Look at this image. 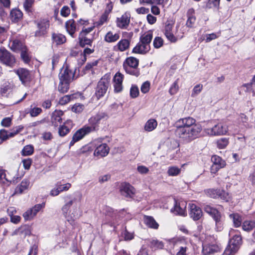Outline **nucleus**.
<instances>
[{"label":"nucleus","instance_id":"a18cd8bd","mask_svg":"<svg viewBox=\"0 0 255 255\" xmlns=\"http://www.w3.org/2000/svg\"><path fill=\"white\" fill-rule=\"evenodd\" d=\"M70 83L66 82L60 81L58 88V91L61 93H66L69 89Z\"/></svg>","mask_w":255,"mask_h":255},{"label":"nucleus","instance_id":"4468645a","mask_svg":"<svg viewBox=\"0 0 255 255\" xmlns=\"http://www.w3.org/2000/svg\"><path fill=\"white\" fill-rule=\"evenodd\" d=\"M189 216L194 221L199 220L203 216L201 209L195 204H189Z\"/></svg>","mask_w":255,"mask_h":255},{"label":"nucleus","instance_id":"052dcab7","mask_svg":"<svg viewBox=\"0 0 255 255\" xmlns=\"http://www.w3.org/2000/svg\"><path fill=\"white\" fill-rule=\"evenodd\" d=\"M45 203H42L41 204H37L32 207L31 208L33 211L34 216H36L37 214L42 209L45 207Z\"/></svg>","mask_w":255,"mask_h":255},{"label":"nucleus","instance_id":"0eeeda50","mask_svg":"<svg viewBox=\"0 0 255 255\" xmlns=\"http://www.w3.org/2000/svg\"><path fill=\"white\" fill-rule=\"evenodd\" d=\"M94 26L83 29L79 35V42L81 47H84L88 45L92 47L93 42L95 39L94 34L91 33Z\"/></svg>","mask_w":255,"mask_h":255},{"label":"nucleus","instance_id":"69168bd1","mask_svg":"<svg viewBox=\"0 0 255 255\" xmlns=\"http://www.w3.org/2000/svg\"><path fill=\"white\" fill-rule=\"evenodd\" d=\"M203 89V85L202 84H198L196 85L192 91L191 96L194 97L198 95L202 91Z\"/></svg>","mask_w":255,"mask_h":255},{"label":"nucleus","instance_id":"49530a36","mask_svg":"<svg viewBox=\"0 0 255 255\" xmlns=\"http://www.w3.org/2000/svg\"><path fill=\"white\" fill-rule=\"evenodd\" d=\"M22 216L25 221H31L35 217L31 208L28 209L22 214Z\"/></svg>","mask_w":255,"mask_h":255},{"label":"nucleus","instance_id":"c9c22d12","mask_svg":"<svg viewBox=\"0 0 255 255\" xmlns=\"http://www.w3.org/2000/svg\"><path fill=\"white\" fill-rule=\"evenodd\" d=\"M157 126V122L155 119H151L148 120L144 125V129L146 131L153 130Z\"/></svg>","mask_w":255,"mask_h":255},{"label":"nucleus","instance_id":"a211bd4d","mask_svg":"<svg viewBox=\"0 0 255 255\" xmlns=\"http://www.w3.org/2000/svg\"><path fill=\"white\" fill-rule=\"evenodd\" d=\"M174 202V207L171 209V212L176 215L185 216L186 215V203L184 202H177L175 200Z\"/></svg>","mask_w":255,"mask_h":255},{"label":"nucleus","instance_id":"e433bc0d","mask_svg":"<svg viewBox=\"0 0 255 255\" xmlns=\"http://www.w3.org/2000/svg\"><path fill=\"white\" fill-rule=\"evenodd\" d=\"M10 48L14 51H17L19 50L22 51L25 48L20 41L15 39L11 42Z\"/></svg>","mask_w":255,"mask_h":255},{"label":"nucleus","instance_id":"c03bdc74","mask_svg":"<svg viewBox=\"0 0 255 255\" xmlns=\"http://www.w3.org/2000/svg\"><path fill=\"white\" fill-rule=\"evenodd\" d=\"M20 177L18 176L17 173L14 171V174L13 176L10 177H5V175H4V180L5 181L8 183V185L10 184H16L19 180Z\"/></svg>","mask_w":255,"mask_h":255},{"label":"nucleus","instance_id":"9b49d317","mask_svg":"<svg viewBox=\"0 0 255 255\" xmlns=\"http://www.w3.org/2000/svg\"><path fill=\"white\" fill-rule=\"evenodd\" d=\"M0 61L3 64L10 67H13L15 63L14 57L4 49H0Z\"/></svg>","mask_w":255,"mask_h":255},{"label":"nucleus","instance_id":"473e14b6","mask_svg":"<svg viewBox=\"0 0 255 255\" xmlns=\"http://www.w3.org/2000/svg\"><path fill=\"white\" fill-rule=\"evenodd\" d=\"M119 38V33H114L112 31H110L105 35L104 37V40L108 43H113L117 41Z\"/></svg>","mask_w":255,"mask_h":255},{"label":"nucleus","instance_id":"6ab92c4d","mask_svg":"<svg viewBox=\"0 0 255 255\" xmlns=\"http://www.w3.org/2000/svg\"><path fill=\"white\" fill-rule=\"evenodd\" d=\"M90 133L85 126H83L82 128L78 129L73 135L72 139L70 142L69 146H73L74 143L81 139H82L86 135Z\"/></svg>","mask_w":255,"mask_h":255},{"label":"nucleus","instance_id":"7ed1b4c3","mask_svg":"<svg viewBox=\"0 0 255 255\" xmlns=\"http://www.w3.org/2000/svg\"><path fill=\"white\" fill-rule=\"evenodd\" d=\"M231 237L229 245L224 252V255H233L240 248L242 243V239L240 232L237 230L231 229L229 233Z\"/></svg>","mask_w":255,"mask_h":255},{"label":"nucleus","instance_id":"39448f33","mask_svg":"<svg viewBox=\"0 0 255 255\" xmlns=\"http://www.w3.org/2000/svg\"><path fill=\"white\" fill-rule=\"evenodd\" d=\"M139 60L134 57H127L123 62V68L126 73L138 77L140 74V70L138 68Z\"/></svg>","mask_w":255,"mask_h":255},{"label":"nucleus","instance_id":"bf43d9fd","mask_svg":"<svg viewBox=\"0 0 255 255\" xmlns=\"http://www.w3.org/2000/svg\"><path fill=\"white\" fill-rule=\"evenodd\" d=\"M9 134L10 131L8 132L4 129L0 130V139L1 140L0 142L6 140L9 137H10Z\"/></svg>","mask_w":255,"mask_h":255},{"label":"nucleus","instance_id":"b1692460","mask_svg":"<svg viewBox=\"0 0 255 255\" xmlns=\"http://www.w3.org/2000/svg\"><path fill=\"white\" fill-rule=\"evenodd\" d=\"M73 127V123L71 120H67L64 124L60 126L58 133L60 136H64L68 134Z\"/></svg>","mask_w":255,"mask_h":255},{"label":"nucleus","instance_id":"774afa93","mask_svg":"<svg viewBox=\"0 0 255 255\" xmlns=\"http://www.w3.org/2000/svg\"><path fill=\"white\" fill-rule=\"evenodd\" d=\"M124 76L120 72H117L114 77V83H123Z\"/></svg>","mask_w":255,"mask_h":255},{"label":"nucleus","instance_id":"603ef678","mask_svg":"<svg viewBox=\"0 0 255 255\" xmlns=\"http://www.w3.org/2000/svg\"><path fill=\"white\" fill-rule=\"evenodd\" d=\"M229 140L227 138H222L217 141V146L220 149L225 148L228 144Z\"/></svg>","mask_w":255,"mask_h":255},{"label":"nucleus","instance_id":"ddd939ff","mask_svg":"<svg viewBox=\"0 0 255 255\" xmlns=\"http://www.w3.org/2000/svg\"><path fill=\"white\" fill-rule=\"evenodd\" d=\"M121 195L126 198H132L135 193V189L128 183H123L120 186Z\"/></svg>","mask_w":255,"mask_h":255},{"label":"nucleus","instance_id":"f257e3e1","mask_svg":"<svg viewBox=\"0 0 255 255\" xmlns=\"http://www.w3.org/2000/svg\"><path fill=\"white\" fill-rule=\"evenodd\" d=\"M175 126L176 136L186 143L198 138L202 129L201 126L196 124V120L190 117L180 119Z\"/></svg>","mask_w":255,"mask_h":255},{"label":"nucleus","instance_id":"aec40b11","mask_svg":"<svg viewBox=\"0 0 255 255\" xmlns=\"http://www.w3.org/2000/svg\"><path fill=\"white\" fill-rule=\"evenodd\" d=\"M130 18V13L128 12H126L121 17H118L117 18V26L121 29L127 28L129 25Z\"/></svg>","mask_w":255,"mask_h":255},{"label":"nucleus","instance_id":"f3484780","mask_svg":"<svg viewBox=\"0 0 255 255\" xmlns=\"http://www.w3.org/2000/svg\"><path fill=\"white\" fill-rule=\"evenodd\" d=\"M71 187V184L69 183L62 184L61 182H58L55 184V188L51 190L50 195L52 196H57L62 192L68 191Z\"/></svg>","mask_w":255,"mask_h":255},{"label":"nucleus","instance_id":"4d7b16f0","mask_svg":"<svg viewBox=\"0 0 255 255\" xmlns=\"http://www.w3.org/2000/svg\"><path fill=\"white\" fill-rule=\"evenodd\" d=\"M204 211L210 216H212V215H213L214 213H217V211L218 210L216 208H215L209 205H205L204 206Z\"/></svg>","mask_w":255,"mask_h":255},{"label":"nucleus","instance_id":"412c9836","mask_svg":"<svg viewBox=\"0 0 255 255\" xmlns=\"http://www.w3.org/2000/svg\"><path fill=\"white\" fill-rule=\"evenodd\" d=\"M16 73L18 76L22 84H26L29 82L31 79L29 71L24 68H20L16 70Z\"/></svg>","mask_w":255,"mask_h":255},{"label":"nucleus","instance_id":"37998d69","mask_svg":"<svg viewBox=\"0 0 255 255\" xmlns=\"http://www.w3.org/2000/svg\"><path fill=\"white\" fill-rule=\"evenodd\" d=\"M109 19V15L103 13L100 16L98 21L95 23V25L97 27H100L105 23H107Z\"/></svg>","mask_w":255,"mask_h":255},{"label":"nucleus","instance_id":"58836bf2","mask_svg":"<svg viewBox=\"0 0 255 255\" xmlns=\"http://www.w3.org/2000/svg\"><path fill=\"white\" fill-rule=\"evenodd\" d=\"M129 43L128 40L122 39L118 43L117 46L120 51H124L129 47Z\"/></svg>","mask_w":255,"mask_h":255},{"label":"nucleus","instance_id":"6e6552de","mask_svg":"<svg viewBox=\"0 0 255 255\" xmlns=\"http://www.w3.org/2000/svg\"><path fill=\"white\" fill-rule=\"evenodd\" d=\"M105 219L103 220V223L109 224L111 226H114L118 223V219L119 218H124V215L125 212L123 210L120 212L119 215H117L114 210L109 207H106L105 210Z\"/></svg>","mask_w":255,"mask_h":255},{"label":"nucleus","instance_id":"0e129e2a","mask_svg":"<svg viewBox=\"0 0 255 255\" xmlns=\"http://www.w3.org/2000/svg\"><path fill=\"white\" fill-rule=\"evenodd\" d=\"M42 112L40 108L34 107L31 108L29 111V114L32 117H35L39 115Z\"/></svg>","mask_w":255,"mask_h":255},{"label":"nucleus","instance_id":"393cba45","mask_svg":"<svg viewBox=\"0 0 255 255\" xmlns=\"http://www.w3.org/2000/svg\"><path fill=\"white\" fill-rule=\"evenodd\" d=\"M173 26V24L166 23L165 26L164 34L169 41L172 42H175L176 41L177 38L174 36L172 32Z\"/></svg>","mask_w":255,"mask_h":255},{"label":"nucleus","instance_id":"3c124183","mask_svg":"<svg viewBox=\"0 0 255 255\" xmlns=\"http://www.w3.org/2000/svg\"><path fill=\"white\" fill-rule=\"evenodd\" d=\"M75 97L74 95H67L62 97L59 100V104L64 105L69 102L71 100H73Z\"/></svg>","mask_w":255,"mask_h":255},{"label":"nucleus","instance_id":"8fccbe9b","mask_svg":"<svg viewBox=\"0 0 255 255\" xmlns=\"http://www.w3.org/2000/svg\"><path fill=\"white\" fill-rule=\"evenodd\" d=\"M33 146L31 145H27L23 147L21 153L22 155L29 156L31 155L33 153Z\"/></svg>","mask_w":255,"mask_h":255},{"label":"nucleus","instance_id":"423d86ee","mask_svg":"<svg viewBox=\"0 0 255 255\" xmlns=\"http://www.w3.org/2000/svg\"><path fill=\"white\" fill-rule=\"evenodd\" d=\"M110 75L106 74L98 82L95 93L97 99L99 100L105 96L110 87Z\"/></svg>","mask_w":255,"mask_h":255},{"label":"nucleus","instance_id":"13d9d810","mask_svg":"<svg viewBox=\"0 0 255 255\" xmlns=\"http://www.w3.org/2000/svg\"><path fill=\"white\" fill-rule=\"evenodd\" d=\"M139 95V90L137 86L132 85L130 89V96L132 98H135Z\"/></svg>","mask_w":255,"mask_h":255},{"label":"nucleus","instance_id":"a19ab883","mask_svg":"<svg viewBox=\"0 0 255 255\" xmlns=\"http://www.w3.org/2000/svg\"><path fill=\"white\" fill-rule=\"evenodd\" d=\"M19 236L21 237L25 238L26 236L30 235L31 231L29 227L27 225H24L21 226L19 228Z\"/></svg>","mask_w":255,"mask_h":255},{"label":"nucleus","instance_id":"4be33fe9","mask_svg":"<svg viewBox=\"0 0 255 255\" xmlns=\"http://www.w3.org/2000/svg\"><path fill=\"white\" fill-rule=\"evenodd\" d=\"M95 144L97 146L94 153L95 156L105 157L108 155L110 148L106 143L98 144L95 143Z\"/></svg>","mask_w":255,"mask_h":255},{"label":"nucleus","instance_id":"680f3d73","mask_svg":"<svg viewBox=\"0 0 255 255\" xmlns=\"http://www.w3.org/2000/svg\"><path fill=\"white\" fill-rule=\"evenodd\" d=\"M178 80H176L170 87L169 92L171 95L175 94L178 91Z\"/></svg>","mask_w":255,"mask_h":255},{"label":"nucleus","instance_id":"de8ad7c7","mask_svg":"<svg viewBox=\"0 0 255 255\" xmlns=\"http://www.w3.org/2000/svg\"><path fill=\"white\" fill-rule=\"evenodd\" d=\"M220 189H210L206 191L208 196L212 198H219Z\"/></svg>","mask_w":255,"mask_h":255},{"label":"nucleus","instance_id":"a878e982","mask_svg":"<svg viewBox=\"0 0 255 255\" xmlns=\"http://www.w3.org/2000/svg\"><path fill=\"white\" fill-rule=\"evenodd\" d=\"M30 185V181L27 179H24L15 189V194H21L25 190H27Z\"/></svg>","mask_w":255,"mask_h":255},{"label":"nucleus","instance_id":"72a5a7b5","mask_svg":"<svg viewBox=\"0 0 255 255\" xmlns=\"http://www.w3.org/2000/svg\"><path fill=\"white\" fill-rule=\"evenodd\" d=\"M52 40L53 43H55L56 45H61L66 42V38L62 34L54 33L52 35Z\"/></svg>","mask_w":255,"mask_h":255},{"label":"nucleus","instance_id":"c756f323","mask_svg":"<svg viewBox=\"0 0 255 255\" xmlns=\"http://www.w3.org/2000/svg\"><path fill=\"white\" fill-rule=\"evenodd\" d=\"M23 13L17 8L12 9L10 13V18L12 22H17L22 18Z\"/></svg>","mask_w":255,"mask_h":255},{"label":"nucleus","instance_id":"79ce46f5","mask_svg":"<svg viewBox=\"0 0 255 255\" xmlns=\"http://www.w3.org/2000/svg\"><path fill=\"white\" fill-rule=\"evenodd\" d=\"M181 172V168L175 166H169L167 170V174L170 176H176Z\"/></svg>","mask_w":255,"mask_h":255},{"label":"nucleus","instance_id":"f704fd0d","mask_svg":"<svg viewBox=\"0 0 255 255\" xmlns=\"http://www.w3.org/2000/svg\"><path fill=\"white\" fill-rule=\"evenodd\" d=\"M194 10L193 8H190L188 9L187 12V15L188 17L187 20L186 21V25L187 27H192L193 24L195 23L196 21V17L194 15Z\"/></svg>","mask_w":255,"mask_h":255},{"label":"nucleus","instance_id":"20e7f679","mask_svg":"<svg viewBox=\"0 0 255 255\" xmlns=\"http://www.w3.org/2000/svg\"><path fill=\"white\" fill-rule=\"evenodd\" d=\"M108 118L105 113H99L88 120V124L85 125L89 133L97 131L101 124H104Z\"/></svg>","mask_w":255,"mask_h":255},{"label":"nucleus","instance_id":"5701e85b","mask_svg":"<svg viewBox=\"0 0 255 255\" xmlns=\"http://www.w3.org/2000/svg\"><path fill=\"white\" fill-rule=\"evenodd\" d=\"M150 49V46L143 44L139 40V42L133 48L132 52L135 54H145L148 52Z\"/></svg>","mask_w":255,"mask_h":255},{"label":"nucleus","instance_id":"7c9ffc66","mask_svg":"<svg viewBox=\"0 0 255 255\" xmlns=\"http://www.w3.org/2000/svg\"><path fill=\"white\" fill-rule=\"evenodd\" d=\"M148 245L153 250L162 249L164 247V244L162 241L157 239H150L148 240Z\"/></svg>","mask_w":255,"mask_h":255},{"label":"nucleus","instance_id":"ea45409f","mask_svg":"<svg viewBox=\"0 0 255 255\" xmlns=\"http://www.w3.org/2000/svg\"><path fill=\"white\" fill-rule=\"evenodd\" d=\"M231 219L232 220L235 227H239L242 223V218L241 216L237 213L231 214L229 216Z\"/></svg>","mask_w":255,"mask_h":255},{"label":"nucleus","instance_id":"f03ea898","mask_svg":"<svg viewBox=\"0 0 255 255\" xmlns=\"http://www.w3.org/2000/svg\"><path fill=\"white\" fill-rule=\"evenodd\" d=\"M63 199L65 203L61 208L62 214L68 222H72L75 219H77L80 216L76 207L71 209L75 199L73 198L71 195H67L63 197Z\"/></svg>","mask_w":255,"mask_h":255},{"label":"nucleus","instance_id":"864d4df0","mask_svg":"<svg viewBox=\"0 0 255 255\" xmlns=\"http://www.w3.org/2000/svg\"><path fill=\"white\" fill-rule=\"evenodd\" d=\"M34 0H25L23 2V7L26 11L29 12L32 11V6Z\"/></svg>","mask_w":255,"mask_h":255},{"label":"nucleus","instance_id":"c85d7f7f","mask_svg":"<svg viewBox=\"0 0 255 255\" xmlns=\"http://www.w3.org/2000/svg\"><path fill=\"white\" fill-rule=\"evenodd\" d=\"M218 247L216 245H203L202 253L204 255H209L217 252Z\"/></svg>","mask_w":255,"mask_h":255},{"label":"nucleus","instance_id":"bb28decb","mask_svg":"<svg viewBox=\"0 0 255 255\" xmlns=\"http://www.w3.org/2000/svg\"><path fill=\"white\" fill-rule=\"evenodd\" d=\"M65 27L68 33L72 37H74V34L77 30L76 24L73 19H69L65 23Z\"/></svg>","mask_w":255,"mask_h":255},{"label":"nucleus","instance_id":"1a4fd4ad","mask_svg":"<svg viewBox=\"0 0 255 255\" xmlns=\"http://www.w3.org/2000/svg\"><path fill=\"white\" fill-rule=\"evenodd\" d=\"M228 130L227 125L224 123H219L211 128L204 129L205 132L210 136H219L226 134Z\"/></svg>","mask_w":255,"mask_h":255},{"label":"nucleus","instance_id":"2f4dec72","mask_svg":"<svg viewBox=\"0 0 255 255\" xmlns=\"http://www.w3.org/2000/svg\"><path fill=\"white\" fill-rule=\"evenodd\" d=\"M152 37L153 35L152 31H148L140 36L139 40L143 43V44H146L147 46H150V44Z\"/></svg>","mask_w":255,"mask_h":255},{"label":"nucleus","instance_id":"9d476101","mask_svg":"<svg viewBox=\"0 0 255 255\" xmlns=\"http://www.w3.org/2000/svg\"><path fill=\"white\" fill-rule=\"evenodd\" d=\"M37 29L35 32V36L40 37L46 34L49 27V21L47 19H38L34 22Z\"/></svg>","mask_w":255,"mask_h":255},{"label":"nucleus","instance_id":"f8f14e48","mask_svg":"<svg viewBox=\"0 0 255 255\" xmlns=\"http://www.w3.org/2000/svg\"><path fill=\"white\" fill-rule=\"evenodd\" d=\"M75 73L66 65L63 66L59 74L60 81L71 83L74 79Z\"/></svg>","mask_w":255,"mask_h":255},{"label":"nucleus","instance_id":"2eb2a0df","mask_svg":"<svg viewBox=\"0 0 255 255\" xmlns=\"http://www.w3.org/2000/svg\"><path fill=\"white\" fill-rule=\"evenodd\" d=\"M211 160L213 164L211 167L212 173H215L220 168L224 167L226 165L225 161L220 156L215 155L212 156Z\"/></svg>","mask_w":255,"mask_h":255},{"label":"nucleus","instance_id":"338daca9","mask_svg":"<svg viewBox=\"0 0 255 255\" xmlns=\"http://www.w3.org/2000/svg\"><path fill=\"white\" fill-rule=\"evenodd\" d=\"M153 44L155 48H159L162 46L163 40L160 37H156L153 40Z\"/></svg>","mask_w":255,"mask_h":255},{"label":"nucleus","instance_id":"cd10ccee","mask_svg":"<svg viewBox=\"0 0 255 255\" xmlns=\"http://www.w3.org/2000/svg\"><path fill=\"white\" fill-rule=\"evenodd\" d=\"M144 223L149 228L157 229L159 227L158 224L156 222L152 216H144Z\"/></svg>","mask_w":255,"mask_h":255},{"label":"nucleus","instance_id":"6e6d98bb","mask_svg":"<svg viewBox=\"0 0 255 255\" xmlns=\"http://www.w3.org/2000/svg\"><path fill=\"white\" fill-rule=\"evenodd\" d=\"M84 109V105L80 103H76L72 107V111L75 113H80L83 111Z\"/></svg>","mask_w":255,"mask_h":255},{"label":"nucleus","instance_id":"e2e57ef3","mask_svg":"<svg viewBox=\"0 0 255 255\" xmlns=\"http://www.w3.org/2000/svg\"><path fill=\"white\" fill-rule=\"evenodd\" d=\"M219 198L228 202L230 200L231 197L228 192H225L223 190H220Z\"/></svg>","mask_w":255,"mask_h":255},{"label":"nucleus","instance_id":"dca6fc26","mask_svg":"<svg viewBox=\"0 0 255 255\" xmlns=\"http://www.w3.org/2000/svg\"><path fill=\"white\" fill-rule=\"evenodd\" d=\"M215 223V230L217 232H221L224 228V218L219 210L214 213L211 216Z\"/></svg>","mask_w":255,"mask_h":255},{"label":"nucleus","instance_id":"4c0bfd02","mask_svg":"<svg viewBox=\"0 0 255 255\" xmlns=\"http://www.w3.org/2000/svg\"><path fill=\"white\" fill-rule=\"evenodd\" d=\"M61 114V112H54L51 117V123L52 126L56 127L58 126L59 124H61L62 121V119L60 116Z\"/></svg>","mask_w":255,"mask_h":255},{"label":"nucleus","instance_id":"09e8293b","mask_svg":"<svg viewBox=\"0 0 255 255\" xmlns=\"http://www.w3.org/2000/svg\"><path fill=\"white\" fill-rule=\"evenodd\" d=\"M255 227V223L252 221H246L243 223L242 228L244 231H250Z\"/></svg>","mask_w":255,"mask_h":255},{"label":"nucleus","instance_id":"5fc2aeb1","mask_svg":"<svg viewBox=\"0 0 255 255\" xmlns=\"http://www.w3.org/2000/svg\"><path fill=\"white\" fill-rule=\"evenodd\" d=\"M20 56L25 63L28 64L30 61V58L26 50V48L21 51Z\"/></svg>","mask_w":255,"mask_h":255}]
</instances>
